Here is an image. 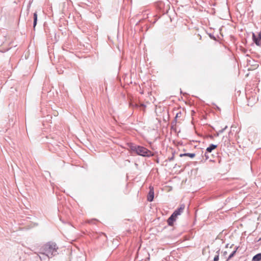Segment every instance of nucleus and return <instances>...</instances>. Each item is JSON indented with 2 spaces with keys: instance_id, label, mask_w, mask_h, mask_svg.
Masks as SVG:
<instances>
[{
  "instance_id": "ddd939ff",
  "label": "nucleus",
  "mask_w": 261,
  "mask_h": 261,
  "mask_svg": "<svg viewBox=\"0 0 261 261\" xmlns=\"http://www.w3.org/2000/svg\"><path fill=\"white\" fill-rule=\"evenodd\" d=\"M219 252H220V249H219L217 251V254L214 257V261H218L219 260Z\"/></svg>"
},
{
  "instance_id": "f03ea898",
  "label": "nucleus",
  "mask_w": 261,
  "mask_h": 261,
  "mask_svg": "<svg viewBox=\"0 0 261 261\" xmlns=\"http://www.w3.org/2000/svg\"><path fill=\"white\" fill-rule=\"evenodd\" d=\"M128 145L132 151L135 152L139 155L144 157H150L154 155L150 150L143 146L136 145L133 143H129Z\"/></svg>"
},
{
  "instance_id": "f3484780",
  "label": "nucleus",
  "mask_w": 261,
  "mask_h": 261,
  "mask_svg": "<svg viewBox=\"0 0 261 261\" xmlns=\"http://www.w3.org/2000/svg\"><path fill=\"white\" fill-rule=\"evenodd\" d=\"M209 36H210V37L211 39H213V40H216V37H215L213 35H212V34H210L209 35Z\"/></svg>"
},
{
  "instance_id": "2eb2a0df",
  "label": "nucleus",
  "mask_w": 261,
  "mask_h": 261,
  "mask_svg": "<svg viewBox=\"0 0 261 261\" xmlns=\"http://www.w3.org/2000/svg\"><path fill=\"white\" fill-rule=\"evenodd\" d=\"M227 128V126H226L224 128L219 130L217 135L218 136L219 134L222 133Z\"/></svg>"
},
{
  "instance_id": "9b49d317",
  "label": "nucleus",
  "mask_w": 261,
  "mask_h": 261,
  "mask_svg": "<svg viewBox=\"0 0 261 261\" xmlns=\"http://www.w3.org/2000/svg\"><path fill=\"white\" fill-rule=\"evenodd\" d=\"M181 115V113L180 112H178L176 114V116L174 118V120L173 121V122L172 123H176V122H177V118H178V117H180Z\"/></svg>"
},
{
  "instance_id": "6e6552de",
  "label": "nucleus",
  "mask_w": 261,
  "mask_h": 261,
  "mask_svg": "<svg viewBox=\"0 0 261 261\" xmlns=\"http://www.w3.org/2000/svg\"><path fill=\"white\" fill-rule=\"evenodd\" d=\"M196 154L194 153H181L179 155L180 157L183 156H189L191 158H193L195 156Z\"/></svg>"
},
{
  "instance_id": "7ed1b4c3",
  "label": "nucleus",
  "mask_w": 261,
  "mask_h": 261,
  "mask_svg": "<svg viewBox=\"0 0 261 261\" xmlns=\"http://www.w3.org/2000/svg\"><path fill=\"white\" fill-rule=\"evenodd\" d=\"M154 198V189L152 186L149 187V191L147 195V200L149 202L153 201Z\"/></svg>"
},
{
  "instance_id": "0eeeda50",
  "label": "nucleus",
  "mask_w": 261,
  "mask_h": 261,
  "mask_svg": "<svg viewBox=\"0 0 261 261\" xmlns=\"http://www.w3.org/2000/svg\"><path fill=\"white\" fill-rule=\"evenodd\" d=\"M252 39L257 46H261V40L255 36L254 33L252 34Z\"/></svg>"
},
{
  "instance_id": "6ab92c4d",
  "label": "nucleus",
  "mask_w": 261,
  "mask_h": 261,
  "mask_svg": "<svg viewBox=\"0 0 261 261\" xmlns=\"http://www.w3.org/2000/svg\"><path fill=\"white\" fill-rule=\"evenodd\" d=\"M226 251L224 252V254H226Z\"/></svg>"
},
{
  "instance_id": "dca6fc26",
  "label": "nucleus",
  "mask_w": 261,
  "mask_h": 261,
  "mask_svg": "<svg viewBox=\"0 0 261 261\" xmlns=\"http://www.w3.org/2000/svg\"><path fill=\"white\" fill-rule=\"evenodd\" d=\"M139 107L140 108V109H142L143 111H144V109H145V106L144 104H141L140 105Z\"/></svg>"
},
{
  "instance_id": "a211bd4d",
  "label": "nucleus",
  "mask_w": 261,
  "mask_h": 261,
  "mask_svg": "<svg viewBox=\"0 0 261 261\" xmlns=\"http://www.w3.org/2000/svg\"><path fill=\"white\" fill-rule=\"evenodd\" d=\"M257 38L261 40V32L259 33L258 36Z\"/></svg>"
},
{
  "instance_id": "39448f33",
  "label": "nucleus",
  "mask_w": 261,
  "mask_h": 261,
  "mask_svg": "<svg viewBox=\"0 0 261 261\" xmlns=\"http://www.w3.org/2000/svg\"><path fill=\"white\" fill-rule=\"evenodd\" d=\"M217 147V145L213 144H211L208 147H207L206 149V152L205 153V156L206 159H208L209 158L208 156L207 155V153L211 152L212 150H213Z\"/></svg>"
},
{
  "instance_id": "1a4fd4ad",
  "label": "nucleus",
  "mask_w": 261,
  "mask_h": 261,
  "mask_svg": "<svg viewBox=\"0 0 261 261\" xmlns=\"http://www.w3.org/2000/svg\"><path fill=\"white\" fill-rule=\"evenodd\" d=\"M261 260V253L254 255L252 258V261H259Z\"/></svg>"
},
{
  "instance_id": "20e7f679",
  "label": "nucleus",
  "mask_w": 261,
  "mask_h": 261,
  "mask_svg": "<svg viewBox=\"0 0 261 261\" xmlns=\"http://www.w3.org/2000/svg\"><path fill=\"white\" fill-rule=\"evenodd\" d=\"M177 217V216L176 215V214L173 212L167 220L168 224L169 226H173V222L176 220Z\"/></svg>"
},
{
  "instance_id": "423d86ee",
  "label": "nucleus",
  "mask_w": 261,
  "mask_h": 261,
  "mask_svg": "<svg viewBox=\"0 0 261 261\" xmlns=\"http://www.w3.org/2000/svg\"><path fill=\"white\" fill-rule=\"evenodd\" d=\"M185 207V205L184 204H182L180 205V207L178 208L177 210H176L174 213H175L176 215L178 216V215H180L184 211Z\"/></svg>"
},
{
  "instance_id": "4468645a",
  "label": "nucleus",
  "mask_w": 261,
  "mask_h": 261,
  "mask_svg": "<svg viewBox=\"0 0 261 261\" xmlns=\"http://www.w3.org/2000/svg\"><path fill=\"white\" fill-rule=\"evenodd\" d=\"M174 153H175V152H173L172 156L171 157H169L168 158V160L169 162H171V161H173L174 159Z\"/></svg>"
},
{
  "instance_id": "9d476101",
  "label": "nucleus",
  "mask_w": 261,
  "mask_h": 261,
  "mask_svg": "<svg viewBox=\"0 0 261 261\" xmlns=\"http://www.w3.org/2000/svg\"><path fill=\"white\" fill-rule=\"evenodd\" d=\"M33 17H34L33 27H34V28H35V26L37 24V12H35L34 13Z\"/></svg>"
},
{
  "instance_id": "f8f14e48",
  "label": "nucleus",
  "mask_w": 261,
  "mask_h": 261,
  "mask_svg": "<svg viewBox=\"0 0 261 261\" xmlns=\"http://www.w3.org/2000/svg\"><path fill=\"white\" fill-rule=\"evenodd\" d=\"M238 249V247L236 248V250H234L228 256V258L227 259V260H228L229 259H230V258H231L234 255V254H236V251Z\"/></svg>"
},
{
  "instance_id": "f257e3e1",
  "label": "nucleus",
  "mask_w": 261,
  "mask_h": 261,
  "mask_svg": "<svg viewBox=\"0 0 261 261\" xmlns=\"http://www.w3.org/2000/svg\"><path fill=\"white\" fill-rule=\"evenodd\" d=\"M58 247L55 243L49 242L41 247L39 253L51 258L58 254Z\"/></svg>"
}]
</instances>
